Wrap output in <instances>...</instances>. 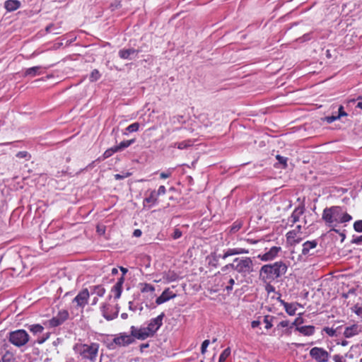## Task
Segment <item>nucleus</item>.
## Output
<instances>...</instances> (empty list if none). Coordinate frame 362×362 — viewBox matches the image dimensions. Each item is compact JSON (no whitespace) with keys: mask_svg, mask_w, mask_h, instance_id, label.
<instances>
[{"mask_svg":"<svg viewBox=\"0 0 362 362\" xmlns=\"http://www.w3.org/2000/svg\"><path fill=\"white\" fill-rule=\"evenodd\" d=\"M100 77V74L97 69H94L92 71L90 76V80L91 81H96L98 80Z\"/></svg>","mask_w":362,"mask_h":362,"instance_id":"obj_39","label":"nucleus"},{"mask_svg":"<svg viewBox=\"0 0 362 362\" xmlns=\"http://www.w3.org/2000/svg\"><path fill=\"white\" fill-rule=\"evenodd\" d=\"M175 296L176 295L173 293L170 288H166L163 291L161 295L156 298V303L157 305H160L170 299L174 298Z\"/></svg>","mask_w":362,"mask_h":362,"instance_id":"obj_16","label":"nucleus"},{"mask_svg":"<svg viewBox=\"0 0 362 362\" xmlns=\"http://www.w3.org/2000/svg\"><path fill=\"white\" fill-rule=\"evenodd\" d=\"M135 141H136L135 139H132L129 140L123 141L120 142L119 144L116 146L117 151H121L124 150V148H126L129 147V146H131L132 144H133L135 142Z\"/></svg>","mask_w":362,"mask_h":362,"instance_id":"obj_28","label":"nucleus"},{"mask_svg":"<svg viewBox=\"0 0 362 362\" xmlns=\"http://www.w3.org/2000/svg\"><path fill=\"white\" fill-rule=\"evenodd\" d=\"M274 319V317L273 316H270V315H266L264 316V322L266 324L265 325V328L267 329H269L270 328L272 327V320Z\"/></svg>","mask_w":362,"mask_h":362,"instance_id":"obj_36","label":"nucleus"},{"mask_svg":"<svg viewBox=\"0 0 362 362\" xmlns=\"http://www.w3.org/2000/svg\"><path fill=\"white\" fill-rule=\"evenodd\" d=\"M28 329L33 334H40L44 331V327L40 324L27 325Z\"/></svg>","mask_w":362,"mask_h":362,"instance_id":"obj_26","label":"nucleus"},{"mask_svg":"<svg viewBox=\"0 0 362 362\" xmlns=\"http://www.w3.org/2000/svg\"><path fill=\"white\" fill-rule=\"evenodd\" d=\"M296 305L298 303H288L285 305V310L286 312L291 316L295 315L297 310Z\"/></svg>","mask_w":362,"mask_h":362,"instance_id":"obj_29","label":"nucleus"},{"mask_svg":"<svg viewBox=\"0 0 362 362\" xmlns=\"http://www.w3.org/2000/svg\"><path fill=\"white\" fill-rule=\"evenodd\" d=\"M124 281V277L121 276L115 284V285L112 288L111 291L115 295V298L118 299L120 298L122 292V285Z\"/></svg>","mask_w":362,"mask_h":362,"instance_id":"obj_20","label":"nucleus"},{"mask_svg":"<svg viewBox=\"0 0 362 362\" xmlns=\"http://www.w3.org/2000/svg\"><path fill=\"white\" fill-rule=\"evenodd\" d=\"M230 348H227L223 351L221 354L218 359V362H224L226 359L230 356Z\"/></svg>","mask_w":362,"mask_h":362,"instance_id":"obj_34","label":"nucleus"},{"mask_svg":"<svg viewBox=\"0 0 362 362\" xmlns=\"http://www.w3.org/2000/svg\"><path fill=\"white\" fill-rule=\"evenodd\" d=\"M233 269V262H232V263H230V264H228L225 265L224 267H223L221 268V271H222L223 272H227V271H228V269Z\"/></svg>","mask_w":362,"mask_h":362,"instance_id":"obj_53","label":"nucleus"},{"mask_svg":"<svg viewBox=\"0 0 362 362\" xmlns=\"http://www.w3.org/2000/svg\"><path fill=\"white\" fill-rule=\"evenodd\" d=\"M322 218L329 226H332L333 223H343L350 221L352 216L344 211L342 207L339 206H333L327 207L323 210Z\"/></svg>","mask_w":362,"mask_h":362,"instance_id":"obj_1","label":"nucleus"},{"mask_svg":"<svg viewBox=\"0 0 362 362\" xmlns=\"http://www.w3.org/2000/svg\"><path fill=\"white\" fill-rule=\"evenodd\" d=\"M296 330L305 336H311L315 332V327L313 325L296 327Z\"/></svg>","mask_w":362,"mask_h":362,"instance_id":"obj_22","label":"nucleus"},{"mask_svg":"<svg viewBox=\"0 0 362 362\" xmlns=\"http://www.w3.org/2000/svg\"><path fill=\"white\" fill-rule=\"evenodd\" d=\"M323 330L327 334L329 337H334L336 336V330L333 328L330 327H325Z\"/></svg>","mask_w":362,"mask_h":362,"instance_id":"obj_43","label":"nucleus"},{"mask_svg":"<svg viewBox=\"0 0 362 362\" xmlns=\"http://www.w3.org/2000/svg\"><path fill=\"white\" fill-rule=\"evenodd\" d=\"M156 192L158 194V196L159 197L160 195H163L165 194L166 189H165V186L161 185L159 187L158 191H156Z\"/></svg>","mask_w":362,"mask_h":362,"instance_id":"obj_49","label":"nucleus"},{"mask_svg":"<svg viewBox=\"0 0 362 362\" xmlns=\"http://www.w3.org/2000/svg\"><path fill=\"white\" fill-rule=\"evenodd\" d=\"M228 284L229 285L226 286V290L227 291H230L233 289V286L235 284V280L233 278H230L228 280Z\"/></svg>","mask_w":362,"mask_h":362,"instance_id":"obj_47","label":"nucleus"},{"mask_svg":"<svg viewBox=\"0 0 362 362\" xmlns=\"http://www.w3.org/2000/svg\"><path fill=\"white\" fill-rule=\"evenodd\" d=\"M182 231L178 228H175L172 237L173 239L177 240L182 236Z\"/></svg>","mask_w":362,"mask_h":362,"instance_id":"obj_44","label":"nucleus"},{"mask_svg":"<svg viewBox=\"0 0 362 362\" xmlns=\"http://www.w3.org/2000/svg\"><path fill=\"white\" fill-rule=\"evenodd\" d=\"M164 317L165 314L162 313L156 317L150 320L148 326L146 327V329L148 331L151 337H153L154 334L158 330V329L162 326Z\"/></svg>","mask_w":362,"mask_h":362,"instance_id":"obj_10","label":"nucleus"},{"mask_svg":"<svg viewBox=\"0 0 362 362\" xmlns=\"http://www.w3.org/2000/svg\"><path fill=\"white\" fill-rule=\"evenodd\" d=\"M286 271L287 265L284 262H276L262 266L259 271V276L264 281H271L285 274Z\"/></svg>","mask_w":362,"mask_h":362,"instance_id":"obj_2","label":"nucleus"},{"mask_svg":"<svg viewBox=\"0 0 362 362\" xmlns=\"http://www.w3.org/2000/svg\"><path fill=\"white\" fill-rule=\"evenodd\" d=\"M139 51L133 48L122 49L118 52L119 57L122 59L132 60L137 57Z\"/></svg>","mask_w":362,"mask_h":362,"instance_id":"obj_13","label":"nucleus"},{"mask_svg":"<svg viewBox=\"0 0 362 362\" xmlns=\"http://www.w3.org/2000/svg\"><path fill=\"white\" fill-rule=\"evenodd\" d=\"M361 332H362V327L357 324H354L351 326L345 327V329L344 332V336L346 338H351V337L358 335Z\"/></svg>","mask_w":362,"mask_h":362,"instance_id":"obj_14","label":"nucleus"},{"mask_svg":"<svg viewBox=\"0 0 362 362\" xmlns=\"http://www.w3.org/2000/svg\"><path fill=\"white\" fill-rule=\"evenodd\" d=\"M288 325H289V322L288 320H283V321L280 322L279 325L281 327H286L288 326Z\"/></svg>","mask_w":362,"mask_h":362,"instance_id":"obj_59","label":"nucleus"},{"mask_svg":"<svg viewBox=\"0 0 362 362\" xmlns=\"http://www.w3.org/2000/svg\"><path fill=\"white\" fill-rule=\"evenodd\" d=\"M266 291L268 293L274 292L275 291V288L272 285H271V284H267L266 286Z\"/></svg>","mask_w":362,"mask_h":362,"instance_id":"obj_56","label":"nucleus"},{"mask_svg":"<svg viewBox=\"0 0 362 362\" xmlns=\"http://www.w3.org/2000/svg\"><path fill=\"white\" fill-rule=\"evenodd\" d=\"M301 240H302V238H295V239L293 240L292 243H291L290 244L291 245H294L296 244L299 243Z\"/></svg>","mask_w":362,"mask_h":362,"instance_id":"obj_63","label":"nucleus"},{"mask_svg":"<svg viewBox=\"0 0 362 362\" xmlns=\"http://www.w3.org/2000/svg\"><path fill=\"white\" fill-rule=\"evenodd\" d=\"M332 230L339 234V235L341 237V241H343L346 238L345 234L344 233H340L339 230L332 228Z\"/></svg>","mask_w":362,"mask_h":362,"instance_id":"obj_58","label":"nucleus"},{"mask_svg":"<svg viewBox=\"0 0 362 362\" xmlns=\"http://www.w3.org/2000/svg\"><path fill=\"white\" fill-rule=\"evenodd\" d=\"M134 342L135 340L133 339V337L131 336L130 334H129L127 332H120L115 335L112 341L109 344L108 348L114 349L116 346L125 347L134 344Z\"/></svg>","mask_w":362,"mask_h":362,"instance_id":"obj_5","label":"nucleus"},{"mask_svg":"<svg viewBox=\"0 0 362 362\" xmlns=\"http://www.w3.org/2000/svg\"><path fill=\"white\" fill-rule=\"evenodd\" d=\"M148 347H149V344L148 343L141 344L140 345V351L143 352L145 349L148 348Z\"/></svg>","mask_w":362,"mask_h":362,"instance_id":"obj_61","label":"nucleus"},{"mask_svg":"<svg viewBox=\"0 0 362 362\" xmlns=\"http://www.w3.org/2000/svg\"><path fill=\"white\" fill-rule=\"evenodd\" d=\"M192 146V143L190 140L183 141L181 142L175 143L173 146H177L179 149H185Z\"/></svg>","mask_w":362,"mask_h":362,"instance_id":"obj_31","label":"nucleus"},{"mask_svg":"<svg viewBox=\"0 0 362 362\" xmlns=\"http://www.w3.org/2000/svg\"><path fill=\"white\" fill-rule=\"evenodd\" d=\"M40 69H41V66H40L28 68V69H27L25 70V76H32V77L35 76L37 75H40Z\"/></svg>","mask_w":362,"mask_h":362,"instance_id":"obj_27","label":"nucleus"},{"mask_svg":"<svg viewBox=\"0 0 362 362\" xmlns=\"http://www.w3.org/2000/svg\"><path fill=\"white\" fill-rule=\"evenodd\" d=\"M317 245V241L313 240L311 241H306L303 244L302 255L304 256L311 255L310 250L315 249Z\"/></svg>","mask_w":362,"mask_h":362,"instance_id":"obj_19","label":"nucleus"},{"mask_svg":"<svg viewBox=\"0 0 362 362\" xmlns=\"http://www.w3.org/2000/svg\"><path fill=\"white\" fill-rule=\"evenodd\" d=\"M281 250L280 247H272L270 250L262 255H259V257L262 261H269L273 259Z\"/></svg>","mask_w":362,"mask_h":362,"instance_id":"obj_18","label":"nucleus"},{"mask_svg":"<svg viewBox=\"0 0 362 362\" xmlns=\"http://www.w3.org/2000/svg\"><path fill=\"white\" fill-rule=\"evenodd\" d=\"M158 196L156 194V190H151L149 195L144 199V205L146 206V204H148V207L155 206L158 203Z\"/></svg>","mask_w":362,"mask_h":362,"instance_id":"obj_21","label":"nucleus"},{"mask_svg":"<svg viewBox=\"0 0 362 362\" xmlns=\"http://www.w3.org/2000/svg\"><path fill=\"white\" fill-rule=\"evenodd\" d=\"M276 158L278 160L279 163L282 165L284 168H286L287 160H288V158L286 157H284L280 155H277L276 156Z\"/></svg>","mask_w":362,"mask_h":362,"instance_id":"obj_40","label":"nucleus"},{"mask_svg":"<svg viewBox=\"0 0 362 362\" xmlns=\"http://www.w3.org/2000/svg\"><path fill=\"white\" fill-rule=\"evenodd\" d=\"M118 152L116 146L111 147L108 149H107L104 153L103 154L102 158H99V160H105L106 158H108L112 155H113L115 153Z\"/></svg>","mask_w":362,"mask_h":362,"instance_id":"obj_30","label":"nucleus"},{"mask_svg":"<svg viewBox=\"0 0 362 362\" xmlns=\"http://www.w3.org/2000/svg\"><path fill=\"white\" fill-rule=\"evenodd\" d=\"M339 119V116H327L325 117V121L330 124V123H332L333 122L336 121L337 119Z\"/></svg>","mask_w":362,"mask_h":362,"instance_id":"obj_46","label":"nucleus"},{"mask_svg":"<svg viewBox=\"0 0 362 362\" xmlns=\"http://www.w3.org/2000/svg\"><path fill=\"white\" fill-rule=\"evenodd\" d=\"M140 127V124L139 122H134L133 124H131L126 128V132H136L139 130Z\"/></svg>","mask_w":362,"mask_h":362,"instance_id":"obj_35","label":"nucleus"},{"mask_svg":"<svg viewBox=\"0 0 362 362\" xmlns=\"http://www.w3.org/2000/svg\"><path fill=\"white\" fill-rule=\"evenodd\" d=\"M352 310L360 317L362 318V307L356 305L353 307Z\"/></svg>","mask_w":362,"mask_h":362,"instance_id":"obj_42","label":"nucleus"},{"mask_svg":"<svg viewBox=\"0 0 362 362\" xmlns=\"http://www.w3.org/2000/svg\"><path fill=\"white\" fill-rule=\"evenodd\" d=\"M163 279L165 282H173L179 279V275L174 271H168L163 274Z\"/></svg>","mask_w":362,"mask_h":362,"instance_id":"obj_23","label":"nucleus"},{"mask_svg":"<svg viewBox=\"0 0 362 362\" xmlns=\"http://www.w3.org/2000/svg\"><path fill=\"white\" fill-rule=\"evenodd\" d=\"M252 259L249 257H236L233 261V269L243 277H246L253 271Z\"/></svg>","mask_w":362,"mask_h":362,"instance_id":"obj_4","label":"nucleus"},{"mask_svg":"<svg viewBox=\"0 0 362 362\" xmlns=\"http://www.w3.org/2000/svg\"><path fill=\"white\" fill-rule=\"evenodd\" d=\"M21 6L18 0H7L5 2V8L8 11H13L18 9Z\"/></svg>","mask_w":362,"mask_h":362,"instance_id":"obj_25","label":"nucleus"},{"mask_svg":"<svg viewBox=\"0 0 362 362\" xmlns=\"http://www.w3.org/2000/svg\"><path fill=\"white\" fill-rule=\"evenodd\" d=\"M304 322V320L303 317H301L300 316L296 318V320H294V322H293V325H299L300 324H303Z\"/></svg>","mask_w":362,"mask_h":362,"instance_id":"obj_51","label":"nucleus"},{"mask_svg":"<svg viewBox=\"0 0 362 362\" xmlns=\"http://www.w3.org/2000/svg\"><path fill=\"white\" fill-rule=\"evenodd\" d=\"M16 156L18 158H25L26 160H28L30 159L31 156L28 151H19L16 153Z\"/></svg>","mask_w":362,"mask_h":362,"instance_id":"obj_37","label":"nucleus"},{"mask_svg":"<svg viewBox=\"0 0 362 362\" xmlns=\"http://www.w3.org/2000/svg\"><path fill=\"white\" fill-rule=\"evenodd\" d=\"M351 243L356 245H361L362 243V235L358 236L351 240Z\"/></svg>","mask_w":362,"mask_h":362,"instance_id":"obj_52","label":"nucleus"},{"mask_svg":"<svg viewBox=\"0 0 362 362\" xmlns=\"http://www.w3.org/2000/svg\"><path fill=\"white\" fill-rule=\"evenodd\" d=\"M305 212V206L304 204H300L298 207H296L294 211L292 212L291 216L288 218V221L291 223L292 225L298 222L300 219V217Z\"/></svg>","mask_w":362,"mask_h":362,"instance_id":"obj_15","label":"nucleus"},{"mask_svg":"<svg viewBox=\"0 0 362 362\" xmlns=\"http://www.w3.org/2000/svg\"><path fill=\"white\" fill-rule=\"evenodd\" d=\"M248 253H249L248 250H246L244 248H241V247L229 248L224 252V254L222 256L219 255V257H221L222 259H225L228 257H230L232 255L248 254Z\"/></svg>","mask_w":362,"mask_h":362,"instance_id":"obj_17","label":"nucleus"},{"mask_svg":"<svg viewBox=\"0 0 362 362\" xmlns=\"http://www.w3.org/2000/svg\"><path fill=\"white\" fill-rule=\"evenodd\" d=\"M90 297V292L88 288L82 289L71 301L73 306L76 308L83 309L88 304Z\"/></svg>","mask_w":362,"mask_h":362,"instance_id":"obj_7","label":"nucleus"},{"mask_svg":"<svg viewBox=\"0 0 362 362\" xmlns=\"http://www.w3.org/2000/svg\"><path fill=\"white\" fill-rule=\"evenodd\" d=\"M130 335L133 337V339L134 340L136 339L144 340L148 337H151L148 331H147L146 327L138 328L135 326H132L130 327Z\"/></svg>","mask_w":362,"mask_h":362,"instance_id":"obj_11","label":"nucleus"},{"mask_svg":"<svg viewBox=\"0 0 362 362\" xmlns=\"http://www.w3.org/2000/svg\"><path fill=\"white\" fill-rule=\"evenodd\" d=\"M49 334L47 333L46 337H42L40 339H38L37 341V344H41L44 343L47 340V339L49 337Z\"/></svg>","mask_w":362,"mask_h":362,"instance_id":"obj_57","label":"nucleus"},{"mask_svg":"<svg viewBox=\"0 0 362 362\" xmlns=\"http://www.w3.org/2000/svg\"><path fill=\"white\" fill-rule=\"evenodd\" d=\"M354 229L358 233H362V220H358L354 222Z\"/></svg>","mask_w":362,"mask_h":362,"instance_id":"obj_41","label":"nucleus"},{"mask_svg":"<svg viewBox=\"0 0 362 362\" xmlns=\"http://www.w3.org/2000/svg\"><path fill=\"white\" fill-rule=\"evenodd\" d=\"M310 356L317 362H327L329 360V353L322 348L313 347L310 351Z\"/></svg>","mask_w":362,"mask_h":362,"instance_id":"obj_8","label":"nucleus"},{"mask_svg":"<svg viewBox=\"0 0 362 362\" xmlns=\"http://www.w3.org/2000/svg\"><path fill=\"white\" fill-rule=\"evenodd\" d=\"M209 343H210V341L209 339H206L202 342V347H201V352L202 354H204L206 352Z\"/></svg>","mask_w":362,"mask_h":362,"instance_id":"obj_45","label":"nucleus"},{"mask_svg":"<svg viewBox=\"0 0 362 362\" xmlns=\"http://www.w3.org/2000/svg\"><path fill=\"white\" fill-rule=\"evenodd\" d=\"M129 175V173H127L126 175H119V174H116V175H115V178L116 180H122V179H123V178H124V177H127Z\"/></svg>","mask_w":362,"mask_h":362,"instance_id":"obj_60","label":"nucleus"},{"mask_svg":"<svg viewBox=\"0 0 362 362\" xmlns=\"http://www.w3.org/2000/svg\"><path fill=\"white\" fill-rule=\"evenodd\" d=\"M333 359L334 362H344V360L343 359V356L340 355H334L333 357Z\"/></svg>","mask_w":362,"mask_h":362,"instance_id":"obj_54","label":"nucleus"},{"mask_svg":"<svg viewBox=\"0 0 362 362\" xmlns=\"http://www.w3.org/2000/svg\"><path fill=\"white\" fill-rule=\"evenodd\" d=\"M54 25H53V24H49V25H47V26L46 27V31H47V32H49V33H52V32L54 34H58V33H59V32L54 31Z\"/></svg>","mask_w":362,"mask_h":362,"instance_id":"obj_50","label":"nucleus"},{"mask_svg":"<svg viewBox=\"0 0 362 362\" xmlns=\"http://www.w3.org/2000/svg\"><path fill=\"white\" fill-rule=\"evenodd\" d=\"M155 288L150 284L144 283L141 284V293L153 292Z\"/></svg>","mask_w":362,"mask_h":362,"instance_id":"obj_33","label":"nucleus"},{"mask_svg":"<svg viewBox=\"0 0 362 362\" xmlns=\"http://www.w3.org/2000/svg\"><path fill=\"white\" fill-rule=\"evenodd\" d=\"M243 226V222L241 221H235L230 227V232L235 233L238 231Z\"/></svg>","mask_w":362,"mask_h":362,"instance_id":"obj_32","label":"nucleus"},{"mask_svg":"<svg viewBox=\"0 0 362 362\" xmlns=\"http://www.w3.org/2000/svg\"><path fill=\"white\" fill-rule=\"evenodd\" d=\"M100 345L98 343L76 344L73 349L76 354L81 356L83 359L89 360L92 362L96 361Z\"/></svg>","mask_w":362,"mask_h":362,"instance_id":"obj_3","label":"nucleus"},{"mask_svg":"<svg viewBox=\"0 0 362 362\" xmlns=\"http://www.w3.org/2000/svg\"><path fill=\"white\" fill-rule=\"evenodd\" d=\"M347 114L344 111L343 106H339V114L337 116H339V118L342 116H346Z\"/></svg>","mask_w":362,"mask_h":362,"instance_id":"obj_55","label":"nucleus"},{"mask_svg":"<svg viewBox=\"0 0 362 362\" xmlns=\"http://www.w3.org/2000/svg\"><path fill=\"white\" fill-rule=\"evenodd\" d=\"M102 315L108 321L112 320L117 317L119 313V308L115 311L112 310V308L109 304H103L101 307Z\"/></svg>","mask_w":362,"mask_h":362,"instance_id":"obj_12","label":"nucleus"},{"mask_svg":"<svg viewBox=\"0 0 362 362\" xmlns=\"http://www.w3.org/2000/svg\"><path fill=\"white\" fill-rule=\"evenodd\" d=\"M296 234H297V232H296V230H293L288 231L286 233L287 241L289 243H292L293 240L296 238Z\"/></svg>","mask_w":362,"mask_h":362,"instance_id":"obj_38","label":"nucleus"},{"mask_svg":"<svg viewBox=\"0 0 362 362\" xmlns=\"http://www.w3.org/2000/svg\"><path fill=\"white\" fill-rule=\"evenodd\" d=\"M69 317V313L66 310L59 311L57 315L52 319L47 321L45 323L50 327H56L64 323Z\"/></svg>","mask_w":362,"mask_h":362,"instance_id":"obj_9","label":"nucleus"},{"mask_svg":"<svg viewBox=\"0 0 362 362\" xmlns=\"http://www.w3.org/2000/svg\"><path fill=\"white\" fill-rule=\"evenodd\" d=\"M259 324H260V322L259 320H254L251 323V327L252 328H256L259 325Z\"/></svg>","mask_w":362,"mask_h":362,"instance_id":"obj_62","label":"nucleus"},{"mask_svg":"<svg viewBox=\"0 0 362 362\" xmlns=\"http://www.w3.org/2000/svg\"><path fill=\"white\" fill-rule=\"evenodd\" d=\"M90 294L96 295V296L103 297L105 293V288L101 285L93 286L90 287Z\"/></svg>","mask_w":362,"mask_h":362,"instance_id":"obj_24","label":"nucleus"},{"mask_svg":"<svg viewBox=\"0 0 362 362\" xmlns=\"http://www.w3.org/2000/svg\"><path fill=\"white\" fill-rule=\"evenodd\" d=\"M171 174H172V172L170 170H168L166 172H162L160 174V177L161 179H166V178L170 177L171 176Z\"/></svg>","mask_w":362,"mask_h":362,"instance_id":"obj_48","label":"nucleus"},{"mask_svg":"<svg viewBox=\"0 0 362 362\" xmlns=\"http://www.w3.org/2000/svg\"><path fill=\"white\" fill-rule=\"evenodd\" d=\"M29 339V334L24 329H17L9 332V342L17 347L25 345L28 342Z\"/></svg>","mask_w":362,"mask_h":362,"instance_id":"obj_6","label":"nucleus"},{"mask_svg":"<svg viewBox=\"0 0 362 362\" xmlns=\"http://www.w3.org/2000/svg\"><path fill=\"white\" fill-rule=\"evenodd\" d=\"M141 235V231L139 229H136L134 231V235L135 237H139Z\"/></svg>","mask_w":362,"mask_h":362,"instance_id":"obj_64","label":"nucleus"}]
</instances>
